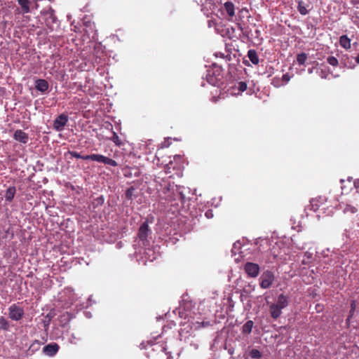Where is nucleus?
Listing matches in <instances>:
<instances>
[{
    "label": "nucleus",
    "instance_id": "1",
    "mask_svg": "<svg viewBox=\"0 0 359 359\" xmlns=\"http://www.w3.org/2000/svg\"><path fill=\"white\" fill-rule=\"evenodd\" d=\"M161 187L158 196L161 201H165L177 209L183 205L185 200L184 187L170 183L161 184Z\"/></svg>",
    "mask_w": 359,
    "mask_h": 359
},
{
    "label": "nucleus",
    "instance_id": "24",
    "mask_svg": "<svg viewBox=\"0 0 359 359\" xmlns=\"http://www.w3.org/2000/svg\"><path fill=\"white\" fill-rule=\"evenodd\" d=\"M110 140L116 144L117 146H120L121 144V141L119 139V137L118 136L117 133L114 131H112V137L110 138Z\"/></svg>",
    "mask_w": 359,
    "mask_h": 359
},
{
    "label": "nucleus",
    "instance_id": "46",
    "mask_svg": "<svg viewBox=\"0 0 359 359\" xmlns=\"http://www.w3.org/2000/svg\"><path fill=\"white\" fill-rule=\"evenodd\" d=\"M355 61L356 62V63L359 64V55L355 57Z\"/></svg>",
    "mask_w": 359,
    "mask_h": 359
},
{
    "label": "nucleus",
    "instance_id": "13",
    "mask_svg": "<svg viewBox=\"0 0 359 359\" xmlns=\"http://www.w3.org/2000/svg\"><path fill=\"white\" fill-rule=\"evenodd\" d=\"M18 2L21 8V11H19V13L25 14V13H29V11H30L29 1H28V0H18Z\"/></svg>",
    "mask_w": 359,
    "mask_h": 359
},
{
    "label": "nucleus",
    "instance_id": "49",
    "mask_svg": "<svg viewBox=\"0 0 359 359\" xmlns=\"http://www.w3.org/2000/svg\"><path fill=\"white\" fill-rule=\"evenodd\" d=\"M313 68H309V69H308V72H309V74H312V73H313Z\"/></svg>",
    "mask_w": 359,
    "mask_h": 359
},
{
    "label": "nucleus",
    "instance_id": "21",
    "mask_svg": "<svg viewBox=\"0 0 359 359\" xmlns=\"http://www.w3.org/2000/svg\"><path fill=\"white\" fill-rule=\"evenodd\" d=\"M306 60H307V55L304 53H299L297 56V62L300 65H304Z\"/></svg>",
    "mask_w": 359,
    "mask_h": 359
},
{
    "label": "nucleus",
    "instance_id": "55",
    "mask_svg": "<svg viewBox=\"0 0 359 359\" xmlns=\"http://www.w3.org/2000/svg\"><path fill=\"white\" fill-rule=\"evenodd\" d=\"M353 21L354 23H356L357 19H355V20L353 19Z\"/></svg>",
    "mask_w": 359,
    "mask_h": 359
},
{
    "label": "nucleus",
    "instance_id": "5",
    "mask_svg": "<svg viewBox=\"0 0 359 359\" xmlns=\"http://www.w3.org/2000/svg\"><path fill=\"white\" fill-rule=\"evenodd\" d=\"M24 316V310L22 308L17 306L16 304H12L8 308V316L13 320H20Z\"/></svg>",
    "mask_w": 359,
    "mask_h": 359
},
{
    "label": "nucleus",
    "instance_id": "8",
    "mask_svg": "<svg viewBox=\"0 0 359 359\" xmlns=\"http://www.w3.org/2000/svg\"><path fill=\"white\" fill-rule=\"evenodd\" d=\"M244 269L249 276L255 278L259 274V266L257 264L248 262L245 264Z\"/></svg>",
    "mask_w": 359,
    "mask_h": 359
},
{
    "label": "nucleus",
    "instance_id": "14",
    "mask_svg": "<svg viewBox=\"0 0 359 359\" xmlns=\"http://www.w3.org/2000/svg\"><path fill=\"white\" fill-rule=\"evenodd\" d=\"M35 88L39 91L45 92L48 88V83L44 79H38L36 81Z\"/></svg>",
    "mask_w": 359,
    "mask_h": 359
},
{
    "label": "nucleus",
    "instance_id": "25",
    "mask_svg": "<svg viewBox=\"0 0 359 359\" xmlns=\"http://www.w3.org/2000/svg\"><path fill=\"white\" fill-rule=\"evenodd\" d=\"M344 212L355 213L357 212V208L351 205H346L344 208Z\"/></svg>",
    "mask_w": 359,
    "mask_h": 359
},
{
    "label": "nucleus",
    "instance_id": "34",
    "mask_svg": "<svg viewBox=\"0 0 359 359\" xmlns=\"http://www.w3.org/2000/svg\"><path fill=\"white\" fill-rule=\"evenodd\" d=\"M290 79V76L287 74H285L283 75V80L285 81V83H287Z\"/></svg>",
    "mask_w": 359,
    "mask_h": 359
},
{
    "label": "nucleus",
    "instance_id": "41",
    "mask_svg": "<svg viewBox=\"0 0 359 359\" xmlns=\"http://www.w3.org/2000/svg\"><path fill=\"white\" fill-rule=\"evenodd\" d=\"M84 314H85L86 317L88 318H90L92 317V314L89 311H85Z\"/></svg>",
    "mask_w": 359,
    "mask_h": 359
},
{
    "label": "nucleus",
    "instance_id": "32",
    "mask_svg": "<svg viewBox=\"0 0 359 359\" xmlns=\"http://www.w3.org/2000/svg\"><path fill=\"white\" fill-rule=\"evenodd\" d=\"M69 154L72 156V157H74L76 158H81V159H84L85 160V158L86 156H81L79 153L76 152V151H69Z\"/></svg>",
    "mask_w": 359,
    "mask_h": 359
},
{
    "label": "nucleus",
    "instance_id": "11",
    "mask_svg": "<svg viewBox=\"0 0 359 359\" xmlns=\"http://www.w3.org/2000/svg\"><path fill=\"white\" fill-rule=\"evenodd\" d=\"M150 233L149 229L148 224L147 222H144L139 229L138 237L144 243L147 241V238Z\"/></svg>",
    "mask_w": 359,
    "mask_h": 359
},
{
    "label": "nucleus",
    "instance_id": "3",
    "mask_svg": "<svg viewBox=\"0 0 359 359\" xmlns=\"http://www.w3.org/2000/svg\"><path fill=\"white\" fill-rule=\"evenodd\" d=\"M84 158L85 160H91L99 163H102L105 165H109L113 167H116L118 165V163L116 161L109 158L107 156H104L102 154H93L90 155H86Z\"/></svg>",
    "mask_w": 359,
    "mask_h": 359
},
{
    "label": "nucleus",
    "instance_id": "54",
    "mask_svg": "<svg viewBox=\"0 0 359 359\" xmlns=\"http://www.w3.org/2000/svg\"><path fill=\"white\" fill-rule=\"evenodd\" d=\"M240 29H242V27L240 24L238 25Z\"/></svg>",
    "mask_w": 359,
    "mask_h": 359
},
{
    "label": "nucleus",
    "instance_id": "38",
    "mask_svg": "<svg viewBox=\"0 0 359 359\" xmlns=\"http://www.w3.org/2000/svg\"><path fill=\"white\" fill-rule=\"evenodd\" d=\"M354 187L355 188L357 189V191H358L359 190V178L357 179L355 182H354Z\"/></svg>",
    "mask_w": 359,
    "mask_h": 359
},
{
    "label": "nucleus",
    "instance_id": "15",
    "mask_svg": "<svg viewBox=\"0 0 359 359\" xmlns=\"http://www.w3.org/2000/svg\"><path fill=\"white\" fill-rule=\"evenodd\" d=\"M248 57L253 65H256L259 64V60L257 53L255 50H249L248 52Z\"/></svg>",
    "mask_w": 359,
    "mask_h": 359
},
{
    "label": "nucleus",
    "instance_id": "12",
    "mask_svg": "<svg viewBox=\"0 0 359 359\" xmlns=\"http://www.w3.org/2000/svg\"><path fill=\"white\" fill-rule=\"evenodd\" d=\"M193 327H191L189 324L184 323L180 330V335L181 339L182 338L186 339L187 337L192 334Z\"/></svg>",
    "mask_w": 359,
    "mask_h": 359
},
{
    "label": "nucleus",
    "instance_id": "36",
    "mask_svg": "<svg viewBox=\"0 0 359 359\" xmlns=\"http://www.w3.org/2000/svg\"><path fill=\"white\" fill-rule=\"evenodd\" d=\"M327 74L323 70H321L320 72L319 73V76L322 79H327Z\"/></svg>",
    "mask_w": 359,
    "mask_h": 359
},
{
    "label": "nucleus",
    "instance_id": "17",
    "mask_svg": "<svg viewBox=\"0 0 359 359\" xmlns=\"http://www.w3.org/2000/svg\"><path fill=\"white\" fill-rule=\"evenodd\" d=\"M16 192V189L15 187H10L7 189L6 194H5V199L6 201L11 202L13 201L15 194Z\"/></svg>",
    "mask_w": 359,
    "mask_h": 359
},
{
    "label": "nucleus",
    "instance_id": "29",
    "mask_svg": "<svg viewBox=\"0 0 359 359\" xmlns=\"http://www.w3.org/2000/svg\"><path fill=\"white\" fill-rule=\"evenodd\" d=\"M240 248H241L240 242L235 243L233 246L232 252L235 255L237 253H240V251H239Z\"/></svg>",
    "mask_w": 359,
    "mask_h": 359
},
{
    "label": "nucleus",
    "instance_id": "52",
    "mask_svg": "<svg viewBox=\"0 0 359 359\" xmlns=\"http://www.w3.org/2000/svg\"><path fill=\"white\" fill-rule=\"evenodd\" d=\"M208 81L210 83H213V82H212L211 80H210L209 79H208Z\"/></svg>",
    "mask_w": 359,
    "mask_h": 359
},
{
    "label": "nucleus",
    "instance_id": "35",
    "mask_svg": "<svg viewBox=\"0 0 359 359\" xmlns=\"http://www.w3.org/2000/svg\"><path fill=\"white\" fill-rule=\"evenodd\" d=\"M205 216L208 219H210L213 217V213H212V210H208L206 212H205Z\"/></svg>",
    "mask_w": 359,
    "mask_h": 359
},
{
    "label": "nucleus",
    "instance_id": "37",
    "mask_svg": "<svg viewBox=\"0 0 359 359\" xmlns=\"http://www.w3.org/2000/svg\"><path fill=\"white\" fill-rule=\"evenodd\" d=\"M329 253H330V250L326 249V250H323L321 254L323 257H328Z\"/></svg>",
    "mask_w": 359,
    "mask_h": 359
},
{
    "label": "nucleus",
    "instance_id": "10",
    "mask_svg": "<svg viewBox=\"0 0 359 359\" xmlns=\"http://www.w3.org/2000/svg\"><path fill=\"white\" fill-rule=\"evenodd\" d=\"M59 346L56 343L49 344L43 348V353L48 356L55 355L59 350Z\"/></svg>",
    "mask_w": 359,
    "mask_h": 359
},
{
    "label": "nucleus",
    "instance_id": "9",
    "mask_svg": "<svg viewBox=\"0 0 359 359\" xmlns=\"http://www.w3.org/2000/svg\"><path fill=\"white\" fill-rule=\"evenodd\" d=\"M13 138L15 140L22 144H27L29 141L28 134L20 129L16 130L15 131L13 134Z\"/></svg>",
    "mask_w": 359,
    "mask_h": 359
},
{
    "label": "nucleus",
    "instance_id": "44",
    "mask_svg": "<svg viewBox=\"0 0 359 359\" xmlns=\"http://www.w3.org/2000/svg\"><path fill=\"white\" fill-rule=\"evenodd\" d=\"M151 252H153L152 250H151V249L148 248V249L147 250L146 254H147V255L150 256V253H151Z\"/></svg>",
    "mask_w": 359,
    "mask_h": 359
},
{
    "label": "nucleus",
    "instance_id": "56",
    "mask_svg": "<svg viewBox=\"0 0 359 359\" xmlns=\"http://www.w3.org/2000/svg\"><path fill=\"white\" fill-rule=\"evenodd\" d=\"M353 21L354 23H356L357 19H355V20L353 19Z\"/></svg>",
    "mask_w": 359,
    "mask_h": 359
},
{
    "label": "nucleus",
    "instance_id": "43",
    "mask_svg": "<svg viewBox=\"0 0 359 359\" xmlns=\"http://www.w3.org/2000/svg\"><path fill=\"white\" fill-rule=\"evenodd\" d=\"M351 2L353 5H356L359 4V0H351Z\"/></svg>",
    "mask_w": 359,
    "mask_h": 359
},
{
    "label": "nucleus",
    "instance_id": "50",
    "mask_svg": "<svg viewBox=\"0 0 359 359\" xmlns=\"http://www.w3.org/2000/svg\"><path fill=\"white\" fill-rule=\"evenodd\" d=\"M50 11H51L50 15H51V17H53V20H55V17L53 16V9L50 8Z\"/></svg>",
    "mask_w": 359,
    "mask_h": 359
},
{
    "label": "nucleus",
    "instance_id": "47",
    "mask_svg": "<svg viewBox=\"0 0 359 359\" xmlns=\"http://www.w3.org/2000/svg\"><path fill=\"white\" fill-rule=\"evenodd\" d=\"M345 65L348 66L349 68H353L355 67V65H351V64L347 65L346 63H345Z\"/></svg>",
    "mask_w": 359,
    "mask_h": 359
},
{
    "label": "nucleus",
    "instance_id": "23",
    "mask_svg": "<svg viewBox=\"0 0 359 359\" xmlns=\"http://www.w3.org/2000/svg\"><path fill=\"white\" fill-rule=\"evenodd\" d=\"M250 355L253 359H261L262 353L257 349H252L250 352Z\"/></svg>",
    "mask_w": 359,
    "mask_h": 359
},
{
    "label": "nucleus",
    "instance_id": "33",
    "mask_svg": "<svg viewBox=\"0 0 359 359\" xmlns=\"http://www.w3.org/2000/svg\"><path fill=\"white\" fill-rule=\"evenodd\" d=\"M134 191V189L133 188H130V189H128L126 191V196L128 198H131L132 197V194H133V191Z\"/></svg>",
    "mask_w": 359,
    "mask_h": 359
},
{
    "label": "nucleus",
    "instance_id": "20",
    "mask_svg": "<svg viewBox=\"0 0 359 359\" xmlns=\"http://www.w3.org/2000/svg\"><path fill=\"white\" fill-rule=\"evenodd\" d=\"M313 252H311L309 251L306 252L302 259V264H309L313 259Z\"/></svg>",
    "mask_w": 359,
    "mask_h": 359
},
{
    "label": "nucleus",
    "instance_id": "18",
    "mask_svg": "<svg viewBox=\"0 0 359 359\" xmlns=\"http://www.w3.org/2000/svg\"><path fill=\"white\" fill-rule=\"evenodd\" d=\"M254 323L252 320H248L242 327L243 334H250L252 332Z\"/></svg>",
    "mask_w": 359,
    "mask_h": 359
},
{
    "label": "nucleus",
    "instance_id": "27",
    "mask_svg": "<svg viewBox=\"0 0 359 359\" xmlns=\"http://www.w3.org/2000/svg\"><path fill=\"white\" fill-rule=\"evenodd\" d=\"M236 88L239 92H244L247 88V84L245 82L241 81L238 83Z\"/></svg>",
    "mask_w": 359,
    "mask_h": 359
},
{
    "label": "nucleus",
    "instance_id": "42",
    "mask_svg": "<svg viewBox=\"0 0 359 359\" xmlns=\"http://www.w3.org/2000/svg\"><path fill=\"white\" fill-rule=\"evenodd\" d=\"M182 158V156L180 155H175L174 156L173 158L175 161H178V160H180Z\"/></svg>",
    "mask_w": 359,
    "mask_h": 359
},
{
    "label": "nucleus",
    "instance_id": "22",
    "mask_svg": "<svg viewBox=\"0 0 359 359\" xmlns=\"http://www.w3.org/2000/svg\"><path fill=\"white\" fill-rule=\"evenodd\" d=\"M9 328V323L4 317L0 318V329L8 330Z\"/></svg>",
    "mask_w": 359,
    "mask_h": 359
},
{
    "label": "nucleus",
    "instance_id": "2",
    "mask_svg": "<svg viewBox=\"0 0 359 359\" xmlns=\"http://www.w3.org/2000/svg\"><path fill=\"white\" fill-rule=\"evenodd\" d=\"M288 305V299L283 294H280L278 297L277 301L275 303L271 304L269 306V312L271 316L273 319L278 318L281 313L282 310L286 308Z\"/></svg>",
    "mask_w": 359,
    "mask_h": 359
},
{
    "label": "nucleus",
    "instance_id": "31",
    "mask_svg": "<svg viewBox=\"0 0 359 359\" xmlns=\"http://www.w3.org/2000/svg\"><path fill=\"white\" fill-rule=\"evenodd\" d=\"M80 340H81V338L77 337L74 334H72L69 339V341L73 344H76L77 343V341H79Z\"/></svg>",
    "mask_w": 359,
    "mask_h": 359
},
{
    "label": "nucleus",
    "instance_id": "40",
    "mask_svg": "<svg viewBox=\"0 0 359 359\" xmlns=\"http://www.w3.org/2000/svg\"><path fill=\"white\" fill-rule=\"evenodd\" d=\"M172 163H173L172 161H170L169 163H167L166 167L168 168H175V165H172Z\"/></svg>",
    "mask_w": 359,
    "mask_h": 359
},
{
    "label": "nucleus",
    "instance_id": "51",
    "mask_svg": "<svg viewBox=\"0 0 359 359\" xmlns=\"http://www.w3.org/2000/svg\"><path fill=\"white\" fill-rule=\"evenodd\" d=\"M156 259V256L154 257L153 258L150 259L151 261H153L154 259Z\"/></svg>",
    "mask_w": 359,
    "mask_h": 359
},
{
    "label": "nucleus",
    "instance_id": "48",
    "mask_svg": "<svg viewBox=\"0 0 359 359\" xmlns=\"http://www.w3.org/2000/svg\"><path fill=\"white\" fill-rule=\"evenodd\" d=\"M351 309H352V310H354V309H355V302H353L351 303Z\"/></svg>",
    "mask_w": 359,
    "mask_h": 359
},
{
    "label": "nucleus",
    "instance_id": "26",
    "mask_svg": "<svg viewBox=\"0 0 359 359\" xmlns=\"http://www.w3.org/2000/svg\"><path fill=\"white\" fill-rule=\"evenodd\" d=\"M327 61L330 65L333 67H336L338 65L337 59L333 56L328 57Z\"/></svg>",
    "mask_w": 359,
    "mask_h": 359
},
{
    "label": "nucleus",
    "instance_id": "4",
    "mask_svg": "<svg viewBox=\"0 0 359 359\" xmlns=\"http://www.w3.org/2000/svg\"><path fill=\"white\" fill-rule=\"evenodd\" d=\"M222 14L228 21H233L235 6L231 1H226L222 6Z\"/></svg>",
    "mask_w": 359,
    "mask_h": 359
},
{
    "label": "nucleus",
    "instance_id": "53",
    "mask_svg": "<svg viewBox=\"0 0 359 359\" xmlns=\"http://www.w3.org/2000/svg\"><path fill=\"white\" fill-rule=\"evenodd\" d=\"M109 126L110 127V129H112V128H113V127H112V125H111V124H110V123H109Z\"/></svg>",
    "mask_w": 359,
    "mask_h": 359
},
{
    "label": "nucleus",
    "instance_id": "7",
    "mask_svg": "<svg viewBox=\"0 0 359 359\" xmlns=\"http://www.w3.org/2000/svg\"><path fill=\"white\" fill-rule=\"evenodd\" d=\"M68 122V116L64 114L59 115L53 122V128L57 132L63 130Z\"/></svg>",
    "mask_w": 359,
    "mask_h": 359
},
{
    "label": "nucleus",
    "instance_id": "45",
    "mask_svg": "<svg viewBox=\"0 0 359 359\" xmlns=\"http://www.w3.org/2000/svg\"><path fill=\"white\" fill-rule=\"evenodd\" d=\"M228 353L230 354V355H233V353H234V349L233 348H229L228 350Z\"/></svg>",
    "mask_w": 359,
    "mask_h": 359
},
{
    "label": "nucleus",
    "instance_id": "6",
    "mask_svg": "<svg viewBox=\"0 0 359 359\" xmlns=\"http://www.w3.org/2000/svg\"><path fill=\"white\" fill-rule=\"evenodd\" d=\"M273 281V274L270 271H266L260 277V286L263 289H267L271 287Z\"/></svg>",
    "mask_w": 359,
    "mask_h": 359
},
{
    "label": "nucleus",
    "instance_id": "16",
    "mask_svg": "<svg viewBox=\"0 0 359 359\" xmlns=\"http://www.w3.org/2000/svg\"><path fill=\"white\" fill-rule=\"evenodd\" d=\"M339 43L345 49L351 48V39L346 35H342L339 38Z\"/></svg>",
    "mask_w": 359,
    "mask_h": 359
},
{
    "label": "nucleus",
    "instance_id": "28",
    "mask_svg": "<svg viewBox=\"0 0 359 359\" xmlns=\"http://www.w3.org/2000/svg\"><path fill=\"white\" fill-rule=\"evenodd\" d=\"M209 325L208 322H196L193 323V327L195 330L198 329L201 327L208 326Z\"/></svg>",
    "mask_w": 359,
    "mask_h": 359
},
{
    "label": "nucleus",
    "instance_id": "39",
    "mask_svg": "<svg viewBox=\"0 0 359 359\" xmlns=\"http://www.w3.org/2000/svg\"><path fill=\"white\" fill-rule=\"evenodd\" d=\"M208 24L209 27H212L215 25V22L212 20H208Z\"/></svg>",
    "mask_w": 359,
    "mask_h": 359
},
{
    "label": "nucleus",
    "instance_id": "19",
    "mask_svg": "<svg viewBox=\"0 0 359 359\" xmlns=\"http://www.w3.org/2000/svg\"><path fill=\"white\" fill-rule=\"evenodd\" d=\"M297 9L300 14L303 15L308 13L307 6L302 1H299Z\"/></svg>",
    "mask_w": 359,
    "mask_h": 359
},
{
    "label": "nucleus",
    "instance_id": "30",
    "mask_svg": "<svg viewBox=\"0 0 359 359\" xmlns=\"http://www.w3.org/2000/svg\"><path fill=\"white\" fill-rule=\"evenodd\" d=\"M161 351L165 353V355L168 356V359H172V351H168V347L167 346H162Z\"/></svg>",
    "mask_w": 359,
    "mask_h": 359
}]
</instances>
